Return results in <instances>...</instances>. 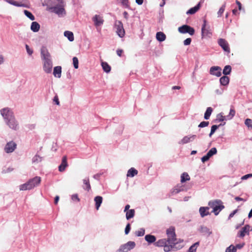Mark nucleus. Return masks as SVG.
<instances>
[{
  "label": "nucleus",
  "instance_id": "c9c22d12",
  "mask_svg": "<svg viewBox=\"0 0 252 252\" xmlns=\"http://www.w3.org/2000/svg\"><path fill=\"white\" fill-rule=\"evenodd\" d=\"M231 71V67L230 65H226L223 70V74L225 75H228L230 73Z\"/></svg>",
  "mask_w": 252,
  "mask_h": 252
},
{
  "label": "nucleus",
  "instance_id": "a18cd8bd",
  "mask_svg": "<svg viewBox=\"0 0 252 252\" xmlns=\"http://www.w3.org/2000/svg\"><path fill=\"white\" fill-rule=\"evenodd\" d=\"M225 9V5H222L219 9V11L218 12V16L220 17L221 16L222 14L224 12Z\"/></svg>",
  "mask_w": 252,
  "mask_h": 252
},
{
  "label": "nucleus",
  "instance_id": "20e7f679",
  "mask_svg": "<svg viewBox=\"0 0 252 252\" xmlns=\"http://www.w3.org/2000/svg\"><path fill=\"white\" fill-rule=\"evenodd\" d=\"M114 28L116 29V32L120 37H123L125 35V31L123 24L121 21L116 20L114 23Z\"/></svg>",
  "mask_w": 252,
  "mask_h": 252
},
{
  "label": "nucleus",
  "instance_id": "338daca9",
  "mask_svg": "<svg viewBox=\"0 0 252 252\" xmlns=\"http://www.w3.org/2000/svg\"><path fill=\"white\" fill-rule=\"evenodd\" d=\"M136 2L139 5H141L143 2V0H136Z\"/></svg>",
  "mask_w": 252,
  "mask_h": 252
},
{
  "label": "nucleus",
  "instance_id": "a878e982",
  "mask_svg": "<svg viewBox=\"0 0 252 252\" xmlns=\"http://www.w3.org/2000/svg\"><path fill=\"white\" fill-rule=\"evenodd\" d=\"M31 29L33 32H37L40 29V25L36 22H33L32 23Z\"/></svg>",
  "mask_w": 252,
  "mask_h": 252
},
{
  "label": "nucleus",
  "instance_id": "e433bc0d",
  "mask_svg": "<svg viewBox=\"0 0 252 252\" xmlns=\"http://www.w3.org/2000/svg\"><path fill=\"white\" fill-rule=\"evenodd\" d=\"M199 242H196L192 245L189 249L188 252H195L197 247L199 246Z\"/></svg>",
  "mask_w": 252,
  "mask_h": 252
},
{
  "label": "nucleus",
  "instance_id": "aec40b11",
  "mask_svg": "<svg viewBox=\"0 0 252 252\" xmlns=\"http://www.w3.org/2000/svg\"><path fill=\"white\" fill-rule=\"evenodd\" d=\"M209 209V208L208 207H201L199 209V213L200 214V215L201 217H204L206 216H207L209 215V213L208 212V210Z\"/></svg>",
  "mask_w": 252,
  "mask_h": 252
},
{
  "label": "nucleus",
  "instance_id": "4be33fe9",
  "mask_svg": "<svg viewBox=\"0 0 252 252\" xmlns=\"http://www.w3.org/2000/svg\"><path fill=\"white\" fill-rule=\"evenodd\" d=\"M200 8V4L199 3L196 6L190 8L187 12V14H193L195 13Z\"/></svg>",
  "mask_w": 252,
  "mask_h": 252
},
{
  "label": "nucleus",
  "instance_id": "9d476101",
  "mask_svg": "<svg viewBox=\"0 0 252 252\" xmlns=\"http://www.w3.org/2000/svg\"><path fill=\"white\" fill-rule=\"evenodd\" d=\"M7 125L10 128L13 129H17L18 127V124L15 120L14 115L10 118V119L5 121Z\"/></svg>",
  "mask_w": 252,
  "mask_h": 252
},
{
  "label": "nucleus",
  "instance_id": "f03ea898",
  "mask_svg": "<svg viewBox=\"0 0 252 252\" xmlns=\"http://www.w3.org/2000/svg\"><path fill=\"white\" fill-rule=\"evenodd\" d=\"M41 182V178L38 176L29 180L26 183L20 186V190H26L32 189L35 187L40 184Z\"/></svg>",
  "mask_w": 252,
  "mask_h": 252
},
{
  "label": "nucleus",
  "instance_id": "473e14b6",
  "mask_svg": "<svg viewBox=\"0 0 252 252\" xmlns=\"http://www.w3.org/2000/svg\"><path fill=\"white\" fill-rule=\"evenodd\" d=\"M101 65L105 72L108 73L110 71L111 67L106 62H102Z\"/></svg>",
  "mask_w": 252,
  "mask_h": 252
},
{
  "label": "nucleus",
  "instance_id": "9b49d317",
  "mask_svg": "<svg viewBox=\"0 0 252 252\" xmlns=\"http://www.w3.org/2000/svg\"><path fill=\"white\" fill-rule=\"evenodd\" d=\"M251 227L250 225H246L241 229V230L238 233V236L241 238H243L246 235H248L249 234L250 231L251 230Z\"/></svg>",
  "mask_w": 252,
  "mask_h": 252
},
{
  "label": "nucleus",
  "instance_id": "f257e3e1",
  "mask_svg": "<svg viewBox=\"0 0 252 252\" xmlns=\"http://www.w3.org/2000/svg\"><path fill=\"white\" fill-rule=\"evenodd\" d=\"M167 239H162L155 243L157 247H164V251L168 252L181 249L183 246L179 245L183 240H178L176 237L175 230L174 227H170L166 230Z\"/></svg>",
  "mask_w": 252,
  "mask_h": 252
},
{
  "label": "nucleus",
  "instance_id": "6e6d98bb",
  "mask_svg": "<svg viewBox=\"0 0 252 252\" xmlns=\"http://www.w3.org/2000/svg\"><path fill=\"white\" fill-rule=\"evenodd\" d=\"M53 100L54 102H55L56 104L58 105H60V101L59 100L58 96L57 95H56L53 99Z\"/></svg>",
  "mask_w": 252,
  "mask_h": 252
},
{
  "label": "nucleus",
  "instance_id": "774afa93",
  "mask_svg": "<svg viewBox=\"0 0 252 252\" xmlns=\"http://www.w3.org/2000/svg\"><path fill=\"white\" fill-rule=\"evenodd\" d=\"M235 199L238 201H243L244 200V199L242 198H241L240 197H238V196H237L235 198Z\"/></svg>",
  "mask_w": 252,
  "mask_h": 252
},
{
  "label": "nucleus",
  "instance_id": "393cba45",
  "mask_svg": "<svg viewBox=\"0 0 252 252\" xmlns=\"http://www.w3.org/2000/svg\"><path fill=\"white\" fill-rule=\"evenodd\" d=\"M7 2L18 7H24L25 4L22 3L21 2H18L14 0H4Z\"/></svg>",
  "mask_w": 252,
  "mask_h": 252
},
{
  "label": "nucleus",
  "instance_id": "4468645a",
  "mask_svg": "<svg viewBox=\"0 0 252 252\" xmlns=\"http://www.w3.org/2000/svg\"><path fill=\"white\" fill-rule=\"evenodd\" d=\"M16 144L13 142H10L6 144L4 150L7 153H11L15 149Z\"/></svg>",
  "mask_w": 252,
  "mask_h": 252
},
{
  "label": "nucleus",
  "instance_id": "cd10ccee",
  "mask_svg": "<svg viewBox=\"0 0 252 252\" xmlns=\"http://www.w3.org/2000/svg\"><path fill=\"white\" fill-rule=\"evenodd\" d=\"M220 83L223 86H226L228 84L229 78L226 76H223L220 79Z\"/></svg>",
  "mask_w": 252,
  "mask_h": 252
},
{
  "label": "nucleus",
  "instance_id": "7c9ffc66",
  "mask_svg": "<svg viewBox=\"0 0 252 252\" xmlns=\"http://www.w3.org/2000/svg\"><path fill=\"white\" fill-rule=\"evenodd\" d=\"M64 35L70 41L74 40V35L72 32L70 31H65L64 32Z\"/></svg>",
  "mask_w": 252,
  "mask_h": 252
},
{
  "label": "nucleus",
  "instance_id": "c85d7f7f",
  "mask_svg": "<svg viewBox=\"0 0 252 252\" xmlns=\"http://www.w3.org/2000/svg\"><path fill=\"white\" fill-rule=\"evenodd\" d=\"M190 180V177L187 172H184L181 176V182L183 183Z\"/></svg>",
  "mask_w": 252,
  "mask_h": 252
},
{
  "label": "nucleus",
  "instance_id": "0e129e2a",
  "mask_svg": "<svg viewBox=\"0 0 252 252\" xmlns=\"http://www.w3.org/2000/svg\"><path fill=\"white\" fill-rule=\"evenodd\" d=\"M59 196H56L55 198V200H54V203L55 204H57L59 200Z\"/></svg>",
  "mask_w": 252,
  "mask_h": 252
},
{
  "label": "nucleus",
  "instance_id": "de8ad7c7",
  "mask_svg": "<svg viewBox=\"0 0 252 252\" xmlns=\"http://www.w3.org/2000/svg\"><path fill=\"white\" fill-rule=\"evenodd\" d=\"M209 122H205L203 121L200 123V124L198 125V127H204L207 126L209 125Z\"/></svg>",
  "mask_w": 252,
  "mask_h": 252
},
{
  "label": "nucleus",
  "instance_id": "a211bd4d",
  "mask_svg": "<svg viewBox=\"0 0 252 252\" xmlns=\"http://www.w3.org/2000/svg\"><path fill=\"white\" fill-rule=\"evenodd\" d=\"M196 137V135H191L190 136H185L180 142H179V144H182V145H183V144H187L190 141H191L192 140H193Z\"/></svg>",
  "mask_w": 252,
  "mask_h": 252
},
{
  "label": "nucleus",
  "instance_id": "39448f33",
  "mask_svg": "<svg viewBox=\"0 0 252 252\" xmlns=\"http://www.w3.org/2000/svg\"><path fill=\"white\" fill-rule=\"evenodd\" d=\"M178 31L181 33H189L191 35H193L195 32L193 28L187 25H184L179 27Z\"/></svg>",
  "mask_w": 252,
  "mask_h": 252
},
{
  "label": "nucleus",
  "instance_id": "0eeeda50",
  "mask_svg": "<svg viewBox=\"0 0 252 252\" xmlns=\"http://www.w3.org/2000/svg\"><path fill=\"white\" fill-rule=\"evenodd\" d=\"M218 42L219 45L222 48L224 51L227 53H229L230 52L229 44L226 40L222 38H220L218 40Z\"/></svg>",
  "mask_w": 252,
  "mask_h": 252
},
{
  "label": "nucleus",
  "instance_id": "e2e57ef3",
  "mask_svg": "<svg viewBox=\"0 0 252 252\" xmlns=\"http://www.w3.org/2000/svg\"><path fill=\"white\" fill-rule=\"evenodd\" d=\"M123 15L125 19H128V14L126 11H125L123 13Z\"/></svg>",
  "mask_w": 252,
  "mask_h": 252
},
{
  "label": "nucleus",
  "instance_id": "4d7b16f0",
  "mask_svg": "<svg viewBox=\"0 0 252 252\" xmlns=\"http://www.w3.org/2000/svg\"><path fill=\"white\" fill-rule=\"evenodd\" d=\"M252 177V174H247V175H245L243 176L242 177V180H246L248 178Z\"/></svg>",
  "mask_w": 252,
  "mask_h": 252
},
{
  "label": "nucleus",
  "instance_id": "603ef678",
  "mask_svg": "<svg viewBox=\"0 0 252 252\" xmlns=\"http://www.w3.org/2000/svg\"><path fill=\"white\" fill-rule=\"evenodd\" d=\"M191 39L190 38H188L184 41V44L185 45H189L190 44Z\"/></svg>",
  "mask_w": 252,
  "mask_h": 252
},
{
  "label": "nucleus",
  "instance_id": "dca6fc26",
  "mask_svg": "<svg viewBox=\"0 0 252 252\" xmlns=\"http://www.w3.org/2000/svg\"><path fill=\"white\" fill-rule=\"evenodd\" d=\"M206 21L205 20H204L203 24L201 29V32H202V37L205 36H210L211 35L212 33L208 29L206 28Z\"/></svg>",
  "mask_w": 252,
  "mask_h": 252
},
{
  "label": "nucleus",
  "instance_id": "bb28decb",
  "mask_svg": "<svg viewBox=\"0 0 252 252\" xmlns=\"http://www.w3.org/2000/svg\"><path fill=\"white\" fill-rule=\"evenodd\" d=\"M83 186L84 189L87 190L88 191H90L91 189V187L90 184V181L89 178L85 179L83 180Z\"/></svg>",
  "mask_w": 252,
  "mask_h": 252
},
{
  "label": "nucleus",
  "instance_id": "37998d69",
  "mask_svg": "<svg viewBox=\"0 0 252 252\" xmlns=\"http://www.w3.org/2000/svg\"><path fill=\"white\" fill-rule=\"evenodd\" d=\"M135 233L137 236H142L145 234V229L141 228L140 230L136 231Z\"/></svg>",
  "mask_w": 252,
  "mask_h": 252
},
{
  "label": "nucleus",
  "instance_id": "423d86ee",
  "mask_svg": "<svg viewBox=\"0 0 252 252\" xmlns=\"http://www.w3.org/2000/svg\"><path fill=\"white\" fill-rule=\"evenodd\" d=\"M135 246V243L134 242L129 241L121 247L120 251L121 252H127L130 250L133 249Z\"/></svg>",
  "mask_w": 252,
  "mask_h": 252
},
{
  "label": "nucleus",
  "instance_id": "864d4df0",
  "mask_svg": "<svg viewBox=\"0 0 252 252\" xmlns=\"http://www.w3.org/2000/svg\"><path fill=\"white\" fill-rule=\"evenodd\" d=\"M210 158V157L207 154L206 155L203 156L201 158V160L203 162H205V161L209 160V159Z\"/></svg>",
  "mask_w": 252,
  "mask_h": 252
},
{
  "label": "nucleus",
  "instance_id": "ddd939ff",
  "mask_svg": "<svg viewBox=\"0 0 252 252\" xmlns=\"http://www.w3.org/2000/svg\"><path fill=\"white\" fill-rule=\"evenodd\" d=\"M41 56L43 61L50 59V54L47 49L45 47H42L41 49Z\"/></svg>",
  "mask_w": 252,
  "mask_h": 252
},
{
  "label": "nucleus",
  "instance_id": "b1692460",
  "mask_svg": "<svg viewBox=\"0 0 252 252\" xmlns=\"http://www.w3.org/2000/svg\"><path fill=\"white\" fill-rule=\"evenodd\" d=\"M138 174V171L133 167L130 168L127 173V177H133Z\"/></svg>",
  "mask_w": 252,
  "mask_h": 252
},
{
  "label": "nucleus",
  "instance_id": "f704fd0d",
  "mask_svg": "<svg viewBox=\"0 0 252 252\" xmlns=\"http://www.w3.org/2000/svg\"><path fill=\"white\" fill-rule=\"evenodd\" d=\"M183 189V187L181 186L177 185L171 191V193L172 194H176L179 193L180 191L182 190Z\"/></svg>",
  "mask_w": 252,
  "mask_h": 252
},
{
  "label": "nucleus",
  "instance_id": "1a4fd4ad",
  "mask_svg": "<svg viewBox=\"0 0 252 252\" xmlns=\"http://www.w3.org/2000/svg\"><path fill=\"white\" fill-rule=\"evenodd\" d=\"M0 113L5 121L10 119V118L13 116L12 111L8 108L2 109Z\"/></svg>",
  "mask_w": 252,
  "mask_h": 252
},
{
  "label": "nucleus",
  "instance_id": "052dcab7",
  "mask_svg": "<svg viewBox=\"0 0 252 252\" xmlns=\"http://www.w3.org/2000/svg\"><path fill=\"white\" fill-rule=\"evenodd\" d=\"M237 210H235L232 213H231L229 216V219L232 218L234 215L237 213Z\"/></svg>",
  "mask_w": 252,
  "mask_h": 252
},
{
  "label": "nucleus",
  "instance_id": "72a5a7b5",
  "mask_svg": "<svg viewBox=\"0 0 252 252\" xmlns=\"http://www.w3.org/2000/svg\"><path fill=\"white\" fill-rule=\"evenodd\" d=\"M213 111V109L209 107L207 108V110L204 114V119L208 120L210 118L211 113Z\"/></svg>",
  "mask_w": 252,
  "mask_h": 252
},
{
  "label": "nucleus",
  "instance_id": "7ed1b4c3",
  "mask_svg": "<svg viewBox=\"0 0 252 252\" xmlns=\"http://www.w3.org/2000/svg\"><path fill=\"white\" fill-rule=\"evenodd\" d=\"M208 205L211 208H213L212 212L216 216L218 215L220 212L224 208L222 202L219 199L210 201Z\"/></svg>",
  "mask_w": 252,
  "mask_h": 252
},
{
  "label": "nucleus",
  "instance_id": "a19ab883",
  "mask_svg": "<svg viewBox=\"0 0 252 252\" xmlns=\"http://www.w3.org/2000/svg\"><path fill=\"white\" fill-rule=\"evenodd\" d=\"M225 252H236V248L233 245H231L229 247L226 248Z\"/></svg>",
  "mask_w": 252,
  "mask_h": 252
},
{
  "label": "nucleus",
  "instance_id": "6ab92c4d",
  "mask_svg": "<svg viewBox=\"0 0 252 252\" xmlns=\"http://www.w3.org/2000/svg\"><path fill=\"white\" fill-rule=\"evenodd\" d=\"M103 198L100 196H97L94 197V201L95 202V208L98 210L102 202Z\"/></svg>",
  "mask_w": 252,
  "mask_h": 252
},
{
  "label": "nucleus",
  "instance_id": "c756f323",
  "mask_svg": "<svg viewBox=\"0 0 252 252\" xmlns=\"http://www.w3.org/2000/svg\"><path fill=\"white\" fill-rule=\"evenodd\" d=\"M135 215V210L134 209H130L126 212V219L128 220L132 218Z\"/></svg>",
  "mask_w": 252,
  "mask_h": 252
},
{
  "label": "nucleus",
  "instance_id": "2eb2a0df",
  "mask_svg": "<svg viewBox=\"0 0 252 252\" xmlns=\"http://www.w3.org/2000/svg\"><path fill=\"white\" fill-rule=\"evenodd\" d=\"M93 20L94 22V25L96 27L102 25L104 22L102 17L100 16L99 15H95L93 18Z\"/></svg>",
  "mask_w": 252,
  "mask_h": 252
},
{
  "label": "nucleus",
  "instance_id": "49530a36",
  "mask_svg": "<svg viewBox=\"0 0 252 252\" xmlns=\"http://www.w3.org/2000/svg\"><path fill=\"white\" fill-rule=\"evenodd\" d=\"M218 128V126L217 125H213L211 127V132L209 134L210 136H211L217 130V129Z\"/></svg>",
  "mask_w": 252,
  "mask_h": 252
},
{
  "label": "nucleus",
  "instance_id": "4c0bfd02",
  "mask_svg": "<svg viewBox=\"0 0 252 252\" xmlns=\"http://www.w3.org/2000/svg\"><path fill=\"white\" fill-rule=\"evenodd\" d=\"M245 125L250 129H252V120L247 118L245 121Z\"/></svg>",
  "mask_w": 252,
  "mask_h": 252
},
{
  "label": "nucleus",
  "instance_id": "f3484780",
  "mask_svg": "<svg viewBox=\"0 0 252 252\" xmlns=\"http://www.w3.org/2000/svg\"><path fill=\"white\" fill-rule=\"evenodd\" d=\"M67 157L64 156L63 157L62 160V163L59 166V170L60 172H63L65 170L66 167L67 166Z\"/></svg>",
  "mask_w": 252,
  "mask_h": 252
},
{
  "label": "nucleus",
  "instance_id": "2f4dec72",
  "mask_svg": "<svg viewBox=\"0 0 252 252\" xmlns=\"http://www.w3.org/2000/svg\"><path fill=\"white\" fill-rule=\"evenodd\" d=\"M145 240L149 243H152L156 240V238L155 236L152 235H146L145 237Z\"/></svg>",
  "mask_w": 252,
  "mask_h": 252
},
{
  "label": "nucleus",
  "instance_id": "09e8293b",
  "mask_svg": "<svg viewBox=\"0 0 252 252\" xmlns=\"http://www.w3.org/2000/svg\"><path fill=\"white\" fill-rule=\"evenodd\" d=\"M122 4L125 6L126 7H128L129 6L128 5V0H120Z\"/></svg>",
  "mask_w": 252,
  "mask_h": 252
},
{
  "label": "nucleus",
  "instance_id": "c03bdc74",
  "mask_svg": "<svg viewBox=\"0 0 252 252\" xmlns=\"http://www.w3.org/2000/svg\"><path fill=\"white\" fill-rule=\"evenodd\" d=\"M235 114V111L233 109H231L230 110L229 114L227 117L228 119H231Z\"/></svg>",
  "mask_w": 252,
  "mask_h": 252
},
{
  "label": "nucleus",
  "instance_id": "5fc2aeb1",
  "mask_svg": "<svg viewBox=\"0 0 252 252\" xmlns=\"http://www.w3.org/2000/svg\"><path fill=\"white\" fill-rule=\"evenodd\" d=\"M26 50H27V53L30 55H31L32 54V53H33L32 50L30 48L29 46L28 45H26Z\"/></svg>",
  "mask_w": 252,
  "mask_h": 252
},
{
  "label": "nucleus",
  "instance_id": "6e6552de",
  "mask_svg": "<svg viewBox=\"0 0 252 252\" xmlns=\"http://www.w3.org/2000/svg\"><path fill=\"white\" fill-rule=\"evenodd\" d=\"M43 61V70L47 73H50L52 71V62L51 59L44 60Z\"/></svg>",
  "mask_w": 252,
  "mask_h": 252
},
{
  "label": "nucleus",
  "instance_id": "ea45409f",
  "mask_svg": "<svg viewBox=\"0 0 252 252\" xmlns=\"http://www.w3.org/2000/svg\"><path fill=\"white\" fill-rule=\"evenodd\" d=\"M217 152V149L216 148H212L209 151L207 154L211 158L214 155L216 154Z\"/></svg>",
  "mask_w": 252,
  "mask_h": 252
},
{
  "label": "nucleus",
  "instance_id": "5701e85b",
  "mask_svg": "<svg viewBox=\"0 0 252 252\" xmlns=\"http://www.w3.org/2000/svg\"><path fill=\"white\" fill-rule=\"evenodd\" d=\"M156 38L158 41L162 42L165 40L166 35L163 32H159L157 33Z\"/></svg>",
  "mask_w": 252,
  "mask_h": 252
},
{
  "label": "nucleus",
  "instance_id": "79ce46f5",
  "mask_svg": "<svg viewBox=\"0 0 252 252\" xmlns=\"http://www.w3.org/2000/svg\"><path fill=\"white\" fill-rule=\"evenodd\" d=\"M72 61L74 68L75 69H77L78 68L79 64L78 58L76 57H74L73 58Z\"/></svg>",
  "mask_w": 252,
  "mask_h": 252
},
{
  "label": "nucleus",
  "instance_id": "58836bf2",
  "mask_svg": "<svg viewBox=\"0 0 252 252\" xmlns=\"http://www.w3.org/2000/svg\"><path fill=\"white\" fill-rule=\"evenodd\" d=\"M24 13L31 20H34V16L33 15V14L30 11L25 10H24Z\"/></svg>",
  "mask_w": 252,
  "mask_h": 252
},
{
  "label": "nucleus",
  "instance_id": "13d9d810",
  "mask_svg": "<svg viewBox=\"0 0 252 252\" xmlns=\"http://www.w3.org/2000/svg\"><path fill=\"white\" fill-rule=\"evenodd\" d=\"M123 53V50L122 49H118L117 50V54L119 57L122 56V54Z\"/></svg>",
  "mask_w": 252,
  "mask_h": 252
},
{
  "label": "nucleus",
  "instance_id": "bf43d9fd",
  "mask_svg": "<svg viewBox=\"0 0 252 252\" xmlns=\"http://www.w3.org/2000/svg\"><path fill=\"white\" fill-rule=\"evenodd\" d=\"M244 246V243H243V244H237L236 245V246H235V247L236 248V249H240L241 248H242Z\"/></svg>",
  "mask_w": 252,
  "mask_h": 252
},
{
  "label": "nucleus",
  "instance_id": "69168bd1",
  "mask_svg": "<svg viewBox=\"0 0 252 252\" xmlns=\"http://www.w3.org/2000/svg\"><path fill=\"white\" fill-rule=\"evenodd\" d=\"M129 208H130V205H128V204H127L126 206H125V210H124V212H126L128 210H129Z\"/></svg>",
  "mask_w": 252,
  "mask_h": 252
},
{
  "label": "nucleus",
  "instance_id": "680f3d73",
  "mask_svg": "<svg viewBox=\"0 0 252 252\" xmlns=\"http://www.w3.org/2000/svg\"><path fill=\"white\" fill-rule=\"evenodd\" d=\"M236 4L238 5V6L239 10H241V8H242V5H241V2H240L239 1H238V0H237L236 1Z\"/></svg>",
  "mask_w": 252,
  "mask_h": 252
},
{
  "label": "nucleus",
  "instance_id": "3c124183",
  "mask_svg": "<svg viewBox=\"0 0 252 252\" xmlns=\"http://www.w3.org/2000/svg\"><path fill=\"white\" fill-rule=\"evenodd\" d=\"M130 230V225L129 223H128L125 228V232L126 234H127Z\"/></svg>",
  "mask_w": 252,
  "mask_h": 252
},
{
  "label": "nucleus",
  "instance_id": "f8f14e48",
  "mask_svg": "<svg viewBox=\"0 0 252 252\" xmlns=\"http://www.w3.org/2000/svg\"><path fill=\"white\" fill-rule=\"evenodd\" d=\"M221 69L219 66H212L210 68V73L212 75L220 77L221 75Z\"/></svg>",
  "mask_w": 252,
  "mask_h": 252
},
{
  "label": "nucleus",
  "instance_id": "412c9836",
  "mask_svg": "<svg viewBox=\"0 0 252 252\" xmlns=\"http://www.w3.org/2000/svg\"><path fill=\"white\" fill-rule=\"evenodd\" d=\"M62 67L60 66H57L54 67L53 74L55 77L60 78L61 77Z\"/></svg>",
  "mask_w": 252,
  "mask_h": 252
},
{
  "label": "nucleus",
  "instance_id": "8fccbe9b",
  "mask_svg": "<svg viewBox=\"0 0 252 252\" xmlns=\"http://www.w3.org/2000/svg\"><path fill=\"white\" fill-rule=\"evenodd\" d=\"M71 198L73 201H76L77 202L80 201V199L79 198L77 194H73L72 195Z\"/></svg>",
  "mask_w": 252,
  "mask_h": 252
}]
</instances>
